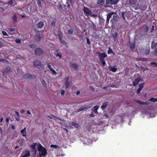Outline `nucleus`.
<instances>
[{
  "label": "nucleus",
  "mask_w": 157,
  "mask_h": 157,
  "mask_svg": "<svg viewBox=\"0 0 157 157\" xmlns=\"http://www.w3.org/2000/svg\"><path fill=\"white\" fill-rule=\"evenodd\" d=\"M56 21V20L55 19L53 20L52 23L51 24V25L52 26L55 27V24Z\"/></svg>",
  "instance_id": "nucleus-30"
},
{
  "label": "nucleus",
  "mask_w": 157,
  "mask_h": 157,
  "mask_svg": "<svg viewBox=\"0 0 157 157\" xmlns=\"http://www.w3.org/2000/svg\"><path fill=\"white\" fill-rule=\"evenodd\" d=\"M71 64L70 67L74 68L75 71H77L78 69V67L77 64L73 63L71 64V63H70Z\"/></svg>",
  "instance_id": "nucleus-19"
},
{
  "label": "nucleus",
  "mask_w": 157,
  "mask_h": 157,
  "mask_svg": "<svg viewBox=\"0 0 157 157\" xmlns=\"http://www.w3.org/2000/svg\"><path fill=\"white\" fill-rule=\"evenodd\" d=\"M10 31L11 32H13L15 30V29L14 28H13L12 27H11L9 29Z\"/></svg>",
  "instance_id": "nucleus-51"
},
{
  "label": "nucleus",
  "mask_w": 157,
  "mask_h": 157,
  "mask_svg": "<svg viewBox=\"0 0 157 157\" xmlns=\"http://www.w3.org/2000/svg\"><path fill=\"white\" fill-rule=\"evenodd\" d=\"M13 3V0H10L8 1L7 2V4L8 5H10L12 4Z\"/></svg>",
  "instance_id": "nucleus-39"
},
{
  "label": "nucleus",
  "mask_w": 157,
  "mask_h": 157,
  "mask_svg": "<svg viewBox=\"0 0 157 157\" xmlns=\"http://www.w3.org/2000/svg\"><path fill=\"white\" fill-rule=\"evenodd\" d=\"M15 41L17 43H21V39L18 38H17L15 40Z\"/></svg>",
  "instance_id": "nucleus-46"
},
{
  "label": "nucleus",
  "mask_w": 157,
  "mask_h": 157,
  "mask_svg": "<svg viewBox=\"0 0 157 157\" xmlns=\"http://www.w3.org/2000/svg\"><path fill=\"white\" fill-rule=\"evenodd\" d=\"M88 108L84 106H82L79 109H78L77 110V112H79L81 111H82L83 110H84L85 109H86Z\"/></svg>",
  "instance_id": "nucleus-22"
},
{
  "label": "nucleus",
  "mask_w": 157,
  "mask_h": 157,
  "mask_svg": "<svg viewBox=\"0 0 157 157\" xmlns=\"http://www.w3.org/2000/svg\"><path fill=\"white\" fill-rule=\"evenodd\" d=\"M86 42H87V43L90 44V40H89V39L87 38V37H86Z\"/></svg>",
  "instance_id": "nucleus-56"
},
{
  "label": "nucleus",
  "mask_w": 157,
  "mask_h": 157,
  "mask_svg": "<svg viewBox=\"0 0 157 157\" xmlns=\"http://www.w3.org/2000/svg\"><path fill=\"white\" fill-rule=\"evenodd\" d=\"M97 3L98 4H100L101 5H103L105 3V1L104 0H98Z\"/></svg>",
  "instance_id": "nucleus-26"
},
{
  "label": "nucleus",
  "mask_w": 157,
  "mask_h": 157,
  "mask_svg": "<svg viewBox=\"0 0 157 157\" xmlns=\"http://www.w3.org/2000/svg\"><path fill=\"white\" fill-rule=\"evenodd\" d=\"M114 14V13L113 12H111L109 13L107 16V19H110L112 17V15Z\"/></svg>",
  "instance_id": "nucleus-25"
},
{
  "label": "nucleus",
  "mask_w": 157,
  "mask_h": 157,
  "mask_svg": "<svg viewBox=\"0 0 157 157\" xmlns=\"http://www.w3.org/2000/svg\"><path fill=\"white\" fill-rule=\"evenodd\" d=\"M59 53H60V52L57 53L56 54V53L55 52V53H54V54L56 56H59V58L60 59V58H61L62 56V55L61 54H60Z\"/></svg>",
  "instance_id": "nucleus-40"
},
{
  "label": "nucleus",
  "mask_w": 157,
  "mask_h": 157,
  "mask_svg": "<svg viewBox=\"0 0 157 157\" xmlns=\"http://www.w3.org/2000/svg\"><path fill=\"white\" fill-rule=\"evenodd\" d=\"M140 81V78H137L136 79H135L133 82V85L134 86H136L137 85L139 84Z\"/></svg>",
  "instance_id": "nucleus-20"
},
{
  "label": "nucleus",
  "mask_w": 157,
  "mask_h": 157,
  "mask_svg": "<svg viewBox=\"0 0 157 157\" xmlns=\"http://www.w3.org/2000/svg\"><path fill=\"white\" fill-rule=\"evenodd\" d=\"M136 101L138 104L141 105H149L150 103L149 102H143L139 100H136Z\"/></svg>",
  "instance_id": "nucleus-13"
},
{
  "label": "nucleus",
  "mask_w": 157,
  "mask_h": 157,
  "mask_svg": "<svg viewBox=\"0 0 157 157\" xmlns=\"http://www.w3.org/2000/svg\"><path fill=\"white\" fill-rule=\"evenodd\" d=\"M30 155L29 151L27 150L24 153H22L20 155V157H28Z\"/></svg>",
  "instance_id": "nucleus-10"
},
{
  "label": "nucleus",
  "mask_w": 157,
  "mask_h": 157,
  "mask_svg": "<svg viewBox=\"0 0 157 157\" xmlns=\"http://www.w3.org/2000/svg\"><path fill=\"white\" fill-rule=\"evenodd\" d=\"M150 65L151 66H154L155 67L157 66V63L155 62H153L150 63Z\"/></svg>",
  "instance_id": "nucleus-36"
},
{
  "label": "nucleus",
  "mask_w": 157,
  "mask_h": 157,
  "mask_svg": "<svg viewBox=\"0 0 157 157\" xmlns=\"http://www.w3.org/2000/svg\"><path fill=\"white\" fill-rule=\"evenodd\" d=\"M65 93L64 90H62L60 92L61 95L62 96Z\"/></svg>",
  "instance_id": "nucleus-52"
},
{
  "label": "nucleus",
  "mask_w": 157,
  "mask_h": 157,
  "mask_svg": "<svg viewBox=\"0 0 157 157\" xmlns=\"http://www.w3.org/2000/svg\"><path fill=\"white\" fill-rule=\"evenodd\" d=\"M37 144L36 143H33L32 145H31V147L33 149V151L36 154L37 151V149L36 147V146Z\"/></svg>",
  "instance_id": "nucleus-16"
},
{
  "label": "nucleus",
  "mask_w": 157,
  "mask_h": 157,
  "mask_svg": "<svg viewBox=\"0 0 157 157\" xmlns=\"http://www.w3.org/2000/svg\"><path fill=\"white\" fill-rule=\"evenodd\" d=\"M142 28L143 30L145 32H147L149 30L148 26L147 24H144L142 26Z\"/></svg>",
  "instance_id": "nucleus-15"
},
{
  "label": "nucleus",
  "mask_w": 157,
  "mask_h": 157,
  "mask_svg": "<svg viewBox=\"0 0 157 157\" xmlns=\"http://www.w3.org/2000/svg\"><path fill=\"white\" fill-rule=\"evenodd\" d=\"M58 146L56 145L52 144L50 145V147L54 148H56Z\"/></svg>",
  "instance_id": "nucleus-53"
},
{
  "label": "nucleus",
  "mask_w": 157,
  "mask_h": 157,
  "mask_svg": "<svg viewBox=\"0 0 157 157\" xmlns=\"http://www.w3.org/2000/svg\"><path fill=\"white\" fill-rule=\"evenodd\" d=\"M36 36V40L37 41H40L41 40V37L40 36V32L37 30H34Z\"/></svg>",
  "instance_id": "nucleus-6"
},
{
  "label": "nucleus",
  "mask_w": 157,
  "mask_h": 157,
  "mask_svg": "<svg viewBox=\"0 0 157 157\" xmlns=\"http://www.w3.org/2000/svg\"><path fill=\"white\" fill-rule=\"evenodd\" d=\"M11 67H7L5 69L2 71L3 75L4 76L6 74H7L10 71Z\"/></svg>",
  "instance_id": "nucleus-12"
},
{
  "label": "nucleus",
  "mask_w": 157,
  "mask_h": 157,
  "mask_svg": "<svg viewBox=\"0 0 157 157\" xmlns=\"http://www.w3.org/2000/svg\"><path fill=\"white\" fill-rule=\"evenodd\" d=\"M37 4L38 5V6L40 7H42V6H41V4L40 0H37Z\"/></svg>",
  "instance_id": "nucleus-45"
},
{
  "label": "nucleus",
  "mask_w": 157,
  "mask_h": 157,
  "mask_svg": "<svg viewBox=\"0 0 157 157\" xmlns=\"http://www.w3.org/2000/svg\"><path fill=\"white\" fill-rule=\"evenodd\" d=\"M126 1L128 2L131 5H134L135 2V0H126Z\"/></svg>",
  "instance_id": "nucleus-24"
},
{
  "label": "nucleus",
  "mask_w": 157,
  "mask_h": 157,
  "mask_svg": "<svg viewBox=\"0 0 157 157\" xmlns=\"http://www.w3.org/2000/svg\"><path fill=\"white\" fill-rule=\"evenodd\" d=\"M4 46V44L2 42L0 41V47H2Z\"/></svg>",
  "instance_id": "nucleus-61"
},
{
  "label": "nucleus",
  "mask_w": 157,
  "mask_h": 157,
  "mask_svg": "<svg viewBox=\"0 0 157 157\" xmlns=\"http://www.w3.org/2000/svg\"><path fill=\"white\" fill-rule=\"evenodd\" d=\"M66 4H67V7L70 8V6L69 3L68 2H67Z\"/></svg>",
  "instance_id": "nucleus-57"
},
{
  "label": "nucleus",
  "mask_w": 157,
  "mask_h": 157,
  "mask_svg": "<svg viewBox=\"0 0 157 157\" xmlns=\"http://www.w3.org/2000/svg\"><path fill=\"white\" fill-rule=\"evenodd\" d=\"M83 11L84 14L86 16H88L89 15L91 17L95 16V15L93 14L91 11L87 7L84 6Z\"/></svg>",
  "instance_id": "nucleus-2"
},
{
  "label": "nucleus",
  "mask_w": 157,
  "mask_h": 157,
  "mask_svg": "<svg viewBox=\"0 0 157 157\" xmlns=\"http://www.w3.org/2000/svg\"><path fill=\"white\" fill-rule=\"evenodd\" d=\"M101 63L102 65V66H104L106 65V63L104 59L100 60Z\"/></svg>",
  "instance_id": "nucleus-38"
},
{
  "label": "nucleus",
  "mask_w": 157,
  "mask_h": 157,
  "mask_svg": "<svg viewBox=\"0 0 157 157\" xmlns=\"http://www.w3.org/2000/svg\"><path fill=\"white\" fill-rule=\"evenodd\" d=\"M2 61L6 62V61H7L6 60V59H1V58H0V62H2Z\"/></svg>",
  "instance_id": "nucleus-58"
},
{
  "label": "nucleus",
  "mask_w": 157,
  "mask_h": 157,
  "mask_svg": "<svg viewBox=\"0 0 157 157\" xmlns=\"http://www.w3.org/2000/svg\"><path fill=\"white\" fill-rule=\"evenodd\" d=\"M43 51L40 48H37L35 51V53L36 56H40L43 54Z\"/></svg>",
  "instance_id": "nucleus-7"
},
{
  "label": "nucleus",
  "mask_w": 157,
  "mask_h": 157,
  "mask_svg": "<svg viewBox=\"0 0 157 157\" xmlns=\"http://www.w3.org/2000/svg\"><path fill=\"white\" fill-rule=\"evenodd\" d=\"M2 33L3 34V35L4 36H8V35L7 34V33L5 31H2Z\"/></svg>",
  "instance_id": "nucleus-54"
},
{
  "label": "nucleus",
  "mask_w": 157,
  "mask_h": 157,
  "mask_svg": "<svg viewBox=\"0 0 157 157\" xmlns=\"http://www.w3.org/2000/svg\"><path fill=\"white\" fill-rule=\"evenodd\" d=\"M135 48L134 44H131L130 45V48L131 50H133Z\"/></svg>",
  "instance_id": "nucleus-34"
},
{
  "label": "nucleus",
  "mask_w": 157,
  "mask_h": 157,
  "mask_svg": "<svg viewBox=\"0 0 157 157\" xmlns=\"http://www.w3.org/2000/svg\"><path fill=\"white\" fill-rule=\"evenodd\" d=\"M157 42H155V41H152L151 42V48L153 49L154 48L155 49V51L157 50Z\"/></svg>",
  "instance_id": "nucleus-14"
},
{
  "label": "nucleus",
  "mask_w": 157,
  "mask_h": 157,
  "mask_svg": "<svg viewBox=\"0 0 157 157\" xmlns=\"http://www.w3.org/2000/svg\"><path fill=\"white\" fill-rule=\"evenodd\" d=\"M119 19V16L118 15L115 14L113 15V17L110 20V22L112 25H115L116 22L118 21Z\"/></svg>",
  "instance_id": "nucleus-3"
},
{
  "label": "nucleus",
  "mask_w": 157,
  "mask_h": 157,
  "mask_svg": "<svg viewBox=\"0 0 157 157\" xmlns=\"http://www.w3.org/2000/svg\"><path fill=\"white\" fill-rule=\"evenodd\" d=\"M58 36L59 37V39H61L62 38V34L60 31H58Z\"/></svg>",
  "instance_id": "nucleus-31"
},
{
  "label": "nucleus",
  "mask_w": 157,
  "mask_h": 157,
  "mask_svg": "<svg viewBox=\"0 0 157 157\" xmlns=\"http://www.w3.org/2000/svg\"><path fill=\"white\" fill-rule=\"evenodd\" d=\"M36 25L38 29H41L44 26V22L42 21H40Z\"/></svg>",
  "instance_id": "nucleus-18"
},
{
  "label": "nucleus",
  "mask_w": 157,
  "mask_h": 157,
  "mask_svg": "<svg viewBox=\"0 0 157 157\" xmlns=\"http://www.w3.org/2000/svg\"><path fill=\"white\" fill-rule=\"evenodd\" d=\"M47 67L49 68V69H50V68H51L52 67L51 66V65L49 64V63H48L47 64Z\"/></svg>",
  "instance_id": "nucleus-63"
},
{
  "label": "nucleus",
  "mask_w": 157,
  "mask_h": 157,
  "mask_svg": "<svg viewBox=\"0 0 157 157\" xmlns=\"http://www.w3.org/2000/svg\"><path fill=\"white\" fill-rule=\"evenodd\" d=\"M99 108V107L98 106H95L94 107V110H97Z\"/></svg>",
  "instance_id": "nucleus-55"
},
{
  "label": "nucleus",
  "mask_w": 157,
  "mask_h": 157,
  "mask_svg": "<svg viewBox=\"0 0 157 157\" xmlns=\"http://www.w3.org/2000/svg\"><path fill=\"white\" fill-rule=\"evenodd\" d=\"M140 52L143 54L147 55L150 52V49L149 47H145L141 48Z\"/></svg>",
  "instance_id": "nucleus-4"
},
{
  "label": "nucleus",
  "mask_w": 157,
  "mask_h": 157,
  "mask_svg": "<svg viewBox=\"0 0 157 157\" xmlns=\"http://www.w3.org/2000/svg\"><path fill=\"white\" fill-rule=\"evenodd\" d=\"M40 81L43 86L44 87H46L47 86V84L44 80L41 78L40 79Z\"/></svg>",
  "instance_id": "nucleus-28"
},
{
  "label": "nucleus",
  "mask_w": 157,
  "mask_h": 157,
  "mask_svg": "<svg viewBox=\"0 0 157 157\" xmlns=\"http://www.w3.org/2000/svg\"><path fill=\"white\" fill-rule=\"evenodd\" d=\"M89 89L90 90H91L92 91H94V88L92 86H89Z\"/></svg>",
  "instance_id": "nucleus-50"
},
{
  "label": "nucleus",
  "mask_w": 157,
  "mask_h": 157,
  "mask_svg": "<svg viewBox=\"0 0 157 157\" xmlns=\"http://www.w3.org/2000/svg\"><path fill=\"white\" fill-rule=\"evenodd\" d=\"M149 100L151 101H152L153 102H156L157 101V98H151L150 99H149Z\"/></svg>",
  "instance_id": "nucleus-37"
},
{
  "label": "nucleus",
  "mask_w": 157,
  "mask_h": 157,
  "mask_svg": "<svg viewBox=\"0 0 157 157\" xmlns=\"http://www.w3.org/2000/svg\"><path fill=\"white\" fill-rule=\"evenodd\" d=\"M12 18L13 20V23H15L17 22V17L15 15H14L12 17Z\"/></svg>",
  "instance_id": "nucleus-27"
},
{
  "label": "nucleus",
  "mask_w": 157,
  "mask_h": 157,
  "mask_svg": "<svg viewBox=\"0 0 157 157\" xmlns=\"http://www.w3.org/2000/svg\"><path fill=\"white\" fill-rule=\"evenodd\" d=\"M73 30L72 28H70L67 31V33L69 35L73 34Z\"/></svg>",
  "instance_id": "nucleus-32"
},
{
  "label": "nucleus",
  "mask_w": 157,
  "mask_h": 157,
  "mask_svg": "<svg viewBox=\"0 0 157 157\" xmlns=\"http://www.w3.org/2000/svg\"><path fill=\"white\" fill-rule=\"evenodd\" d=\"M33 64L35 67L40 68L41 66V62L40 60H36L34 61Z\"/></svg>",
  "instance_id": "nucleus-8"
},
{
  "label": "nucleus",
  "mask_w": 157,
  "mask_h": 157,
  "mask_svg": "<svg viewBox=\"0 0 157 157\" xmlns=\"http://www.w3.org/2000/svg\"><path fill=\"white\" fill-rule=\"evenodd\" d=\"M119 2L118 0H105V3L106 5L110 4L111 5H116Z\"/></svg>",
  "instance_id": "nucleus-5"
},
{
  "label": "nucleus",
  "mask_w": 157,
  "mask_h": 157,
  "mask_svg": "<svg viewBox=\"0 0 157 157\" xmlns=\"http://www.w3.org/2000/svg\"><path fill=\"white\" fill-rule=\"evenodd\" d=\"M144 86V84L143 83H141L139 85V88L141 89V90L143 88Z\"/></svg>",
  "instance_id": "nucleus-47"
},
{
  "label": "nucleus",
  "mask_w": 157,
  "mask_h": 157,
  "mask_svg": "<svg viewBox=\"0 0 157 157\" xmlns=\"http://www.w3.org/2000/svg\"><path fill=\"white\" fill-rule=\"evenodd\" d=\"M38 151H39V156L40 157L45 156L47 154L46 149L39 143L38 145Z\"/></svg>",
  "instance_id": "nucleus-1"
},
{
  "label": "nucleus",
  "mask_w": 157,
  "mask_h": 157,
  "mask_svg": "<svg viewBox=\"0 0 157 157\" xmlns=\"http://www.w3.org/2000/svg\"><path fill=\"white\" fill-rule=\"evenodd\" d=\"M35 46V45L34 44H31L30 45V47L31 48H33Z\"/></svg>",
  "instance_id": "nucleus-62"
},
{
  "label": "nucleus",
  "mask_w": 157,
  "mask_h": 157,
  "mask_svg": "<svg viewBox=\"0 0 157 157\" xmlns=\"http://www.w3.org/2000/svg\"><path fill=\"white\" fill-rule=\"evenodd\" d=\"M93 29L94 30H95L96 31V26L94 25V24H93Z\"/></svg>",
  "instance_id": "nucleus-60"
},
{
  "label": "nucleus",
  "mask_w": 157,
  "mask_h": 157,
  "mask_svg": "<svg viewBox=\"0 0 157 157\" xmlns=\"http://www.w3.org/2000/svg\"><path fill=\"white\" fill-rule=\"evenodd\" d=\"M69 78L68 76L65 78V85L66 89L68 88L70 86V83L69 82Z\"/></svg>",
  "instance_id": "nucleus-11"
},
{
  "label": "nucleus",
  "mask_w": 157,
  "mask_h": 157,
  "mask_svg": "<svg viewBox=\"0 0 157 157\" xmlns=\"http://www.w3.org/2000/svg\"><path fill=\"white\" fill-rule=\"evenodd\" d=\"M26 128H24L23 129L21 130V135L24 137L26 136Z\"/></svg>",
  "instance_id": "nucleus-21"
},
{
  "label": "nucleus",
  "mask_w": 157,
  "mask_h": 157,
  "mask_svg": "<svg viewBox=\"0 0 157 157\" xmlns=\"http://www.w3.org/2000/svg\"><path fill=\"white\" fill-rule=\"evenodd\" d=\"M72 125L75 127L76 128H78V124H77V123H74V122H72Z\"/></svg>",
  "instance_id": "nucleus-42"
},
{
  "label": "nucleus",
  "mask_w": 157,
  "mask_h": 157,
  "mask_svg": "<svg viewBox=\"0 0 157 157\" xmlns=\"http://www.w3.org/2000/svg\"><path fill=\"white\" fill-rule=\"evenodd\" d=\"M113 53L112 50L109 47V50L107 51V53L109 54H111Z\"/></svg>",
  "instance_id": "nucleus-44"
},
{
  "label": "nucleus",
  "mask_w": 157,
  "mask_h": 157,
  "mask_svg": "<svg viewBox=\"0 0 157 157\" xmlns=\"http://www.w3.org/2000/svg\"><path fill=\"white\" fill-rule=\"evenodd\" d=\"M59 40L60 42L61 43L63 44H66L65 41V40H63L62 39V38H61V39H59Z\"/></svg>",
  "instance_id": "nucleus-43"
},
{
  "label": "nucleus",
  "mask_w": 157,
  "mask_h": 157,
  "mask_svg": "<svg viewBox=\"0 0 157 157\" xmlns=\"http://www.w3.org/2000/svg\"><path fill=\"white\" fill-rule=\"evenodd\" d=\"M33 76L35 77V76L33 75H32L29 73H27L23 76V79H28L29 78H31Z\"/></svg>",
  "instance_id": "nucleus-17"
},
{
  "label": "nucleus",
  "mask_w": 157,
  "mask_h": 157,
  "mask_svg": "<svg viewBox=\"0 0 157 157\" xmlns=\"http://www.w3.org/2000/svg\"><path fill=\"white\" fill-rule=\"evenodd\" d=\"M109 69L110 71L113 72H115L117 70V68H116L114 67H111V66H110L109 67Z\"/></svg>",
  "instance_id": "nucleus-23"
},
{
  "label": "nucleus",
  "mask_w": 157,
  "mask_h": 157,
  "mask_svg": "<svg viewBox=\"0 0 157 157\" xmlns=\"http://www.w3.org/2000/svg\"><path fill=\"white\" fill-rule=\"evenodd\" d=\"M97 54L100 60L104 59V58L107 56L106 54L105 53H101L99 52Z\"/></svg>",
  "instance_id": "nucleus-9"
},
{
  "label": "nucleus",
  "mask_w": 157,
  "mask_h": 157,
  "mask_svg": "<svg viewBox=\"0 0 157 157\" xmlns=\"http://www.w3.org/2000/svg\"><path fill=\"white\" fill-rule=\"evenodd\" d=\"M141 89L140 88H138L137 90V94H139L140 92V91L141 90Z\"/></svg>",
  "instance_id": "nucleus-59"
},
{
  "label": "nucleus",
  "mask_w": 157,
  "mask_h": 157,
  "mask_svg": "<svg viewBox=\"0 0 157 157\" xmlns=\"http://www.w3.org/2000/svg\"><path fill=\"white\" fill-rule=\"evenodd\" d=\"M107 106V103H103L101 106V108L102 109H104Z\"/></svg>",
  "instance_id": "nucleus-35"
},
{
  "label": "nucleus",
  "mask_w": 157,
  "mask_h": 157,
  "mask_svg": "<svg viewBox=\"0 0 157 157\" xmlns=\"http://www.w3.org/2000/svg\"><path fill=\"white\" fill-rule=\"evenodd\" d=\"M154 55L156 56H157V50H155L154 53Z\"/></svg>",
  "instance_id": "nucleus-64"
},
{
  "label": "nucleus",
  "mask_w": 157,
  "mask_h": 157,
  "mask_svg": "<svg viewBox=\"0 0 157 157\" xmlns=\"http://www.w3.org/2000/svg\"><path fill=\"white\" fill-rule=\"evenodd\" d=\"M118 36V33L117 32H115L114 34L112 35V37L114 38L115 40Z\"/></svg>",
  "instance_id": "nucleus-29"
},
{
  "label": "nucleus",
  "mask_w": 157,
  "mask_h": 157,
  "mask_svg": "<svg viewBox=\"0 0 157 157\" xmlns=\"http://www.w3.org/2000/svg\"><path fill=\"white\" fill-rule=\"evenodd\" d=\"M139 60L140 61H146L147 60V58H140Z\"/></svg>",
  "instance_id": "nucleus-49"
},
{
  "label": "nucleus",
  "mask_w": 157,
  "mask_h": 157,
  "mask_svg": "<svg viewBox=\"0 0 157 157\" xmlns=\"http://www.w3.org/2000/svg\"><path fill=\"white\" fill-rule=\"evenodd\" d=\"M140 8L141 10L143 11L145 10L147 8V6H140Z\"/></svg>",
  "instance_id": "nucleus-33"
},
{
  "label": "nucleus",
  "mask_w": 157,
  "mask_h": 157,
  "mask_svg": "<svg viewBox=\"0 0 157 157\" xmlns=\"http://www.w3.org/2000/svg\"><path fill=\"white\" fill-rule=\"evenodd\" d=\"M52 72V73L53 75H56V72L53 69L50 71Z\"/></svg>",
  "instance_id": "nucleus-48"
},
{
  "label": "nucleus",
  "mask_w": 157,
  "mask_h": 157,
  "mask_svg": "<svg viewBox=\"0 0 157 157\" xmlns=\"http://www.w3.org/2000/svg\"><path fill=\"white\" fill-rule=\"evenodd\" d=\"M58 9L60 11L62 10V7L61 4H59L57 6Z\"/></svg>",
  "instance_id": "nucleus-41"
}]
</instances>
